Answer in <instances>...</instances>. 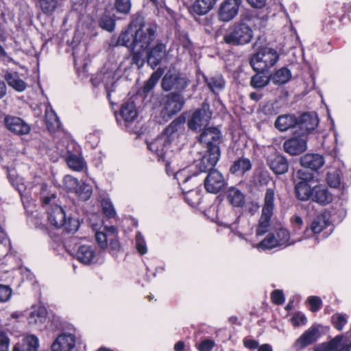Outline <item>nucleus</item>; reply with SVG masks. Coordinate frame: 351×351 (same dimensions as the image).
<instances>
[{
    "mask_svg": "<svg viewBox=\"0 0 351 351\" xmlns=\"http://www.w3.org/2000/svg\"><path fill=\"white\" fill-rule=\"evenodd\" d=\"M291 77V73L286 67H282L270 75L271 81L278 86L286 84Z\"/></svg>",
    "mask_w": 351,
    "mask_h": 351,
    "instance_id": "33",
    "label": "nucleus"
},
{
    "mask_svg": "<svg viewBox=\"0 0 351 351\" xmlns=\"http://www.w3.org/2000/svg\"><path fill=\"white\" fill-rule=\"evenodd\" d=\"M308 302L311 306V310L313 312H317L320 309L322 306V300L317 296H310L308 298Z\"/></svg>",
    "mask_w": 351,
    "mask_h": 351,
    "instance_id": "55",
    "label": "nucleus"
},
{
    "mask_svg": "<svg viewBox=\"0 0 351 351\" xmlns=\"http://www.w3.org/2000/svg\"><path fill=\"white\" fill-rule=\"evenodd\" d=\"M252 38V31L245 24L235 25L223 38L228 44L244 45L250 42Z\"/></svg>",
    "mask_w": 351,
    "mask_h": 351,
    "instance_id": "9",
    "label": "nucleus"
},
{
    "mask_svg": "<svg viewBox=\"0 0 351 351\" xmlns=\"http://www.w3.org/2000/svg\"><path fill=\"white\" fill-rule=\"evenodd\" d=\"M273 234L276 236V240L280 246L291 245L295 242L301 241L304 239V237H301L297 239L291 240L289 231L285 228L278 229L274 233H273Z\"/></svg>",
    "mask_w": 351,
    "mask_h": 351,
    "instance_id": "32",
    "label": "nucleus"
},
{
    "mask_svg": "<svg viewBox=\"0 0 351 351\" xmlns=\"http://www.w3.org/2000/svg\"><path fill=\"white\" fill-rule=\"evenodd\" d=\"M221 138V134L216 128H206L199 136L201 143L205 144L207 151H210L213 146H217Z\"/></svg>",
    "mask_w": 351,
    "mask_h": 351,
    "instance_id": "22",
    "label": "nucleus"
},
{
    "mask_svg": "<svg viewBox=\"0 0 351 351\" xmlns=\"http://www.w3.org/2000/svg\"><path fill=\"white\" fill-rule=\"evenodd\" d=\"M99 24L103 29L111 32L114 29L115 22L111 16L104 14L101 17Z\"/></svg>",
    "mask_w": 351,
    "mask_h": 351,
    "instance_id": "49",
    "label": "nucleus"
},
{
    "mask_svg": "<svg viewBox=\"0 0 351 351\" xmlns=\"http://www.w3.org/2000/svg\"><path fill=\"white\" fill-rule=\"evenodd\" d=\"M152 4L156 6V8L158 10H162L165 8V3L164 0H149Z\"/></svg>",
    "mask_w": 351,
    "mask_h": 351,
    "instance_id": "64",
    "label": "nucleus"
},
{
    "mask_svg": "<svg viewBox=\"0 0 351 351\" xmlns=\"http://www.w3.org/2000/svg\"><path fill=\"white\" fill-rule=\"evenodd\" d=\"M297 121L295 117L291 115H282L279 116L276 122L275 126L280 131H286L291 128H294V133L298 132L296 130Z\"/></svg>",
    "mask_w": 351,
    "mask_h": 351,
    "instance_id": "30",
    "label": "nucleus"
},
{
    "mask_svg": "<svg viewBox=\"0 0 351 351\" xmlns=\"http://www.w3.org/2000/svg\"><path fill=\"white\" fill-rule=\"evenodd\" d=\"M208 87L214 93H218L224 88L225 82L221 75L205 77Z\"/></svg>",
    "mask_w": 351,
    "mask_h": 351,
    "instance_id": "35",
    "label": "nucleus"
},
{
    "mask_svg": "<svg viewBox=\"0 0 351 351\" xmlns=\"http://www.w3.org/2000/svg\"><path fill=\"white\" fill-rule=\"evenodd\" d=\"M74 257L81 263L90 265L97 262L98 254L95 247L90 245H82L78 247Z\"/></svg>",
    "mask_w": 351,
    "mask_h": 351,
    "instance_id": "16",
    "label": "nucleus"
},
{
    "mask_svg": "<svg viewBox=\"0 0 351 351\" xmlns=\"http://www.w3.org/2000/svg\"><path fill=\"white\" fill-rule=\"evenodd\" d=\"M115 8L118 12L127 14L131 8L130 0H116Z\"/></svg>",
    "mask_w": 351,
    "mask_h": 351,
    "instance_id": "53",
    "label": "nucleus"
},
{
    "mask_svg": "<svg viewBox=\"0 0 351 351\" xmlns=\"http://www.w3.org/2000/svg\"><path fill=\"white\" fill-rule=\"evenodd\" d=\"M215 343L213 340L205 339L198 345L199 351H211Z\"/></svg>",
    "mask_w": 351,
    "mask_h": 351,
    "instance_id": "56",
    "label": "nucleus"
},
{
    "mask_svg": "<svg viewBox=\"0 0 351 351\" xmlns=\"http://www.w3.org/2000/svg\"><path fill=\"white\" fill-rule=\"evenodd\" d=\"M180 123L173 121L165 130L163 133L151 142H147L148 149L154 153L159 159H167L171 156L169 147L174 143L178 137V128Z\"/></svg>",
    "mask_w": 351,
    "mask_h": 351,
    "instance_id": "4",
    "label": "nucleus"
},
{
    "mask_svg": "<svg viewBox=\"0 0 351 351\" xmlns=\"http://www.w3.org/2000/svg\"><path fill=\"white\" fill-rule=\"evenodd\" d=\"M136 248L141 254H145L147 252V248L145 241L141 233L136 236Z\"/></svg>",
    "mask_w": 351,
    "mask_h": 351,
    "instance_id": "52",
    "label": "nucleus"
},
{
    "mask_svg": "<svg viewBox=\"0 0 351 351\" xmlns=\"http://www.w3.org/2000/svg\"><path fill=\"white\" fill-rule=\"evenodd\" d=\"M93 193L92 187L89 184L82 183L75 191V193L83 201L88 200Z\"/></svg>",
    "mask_w": 351,
    "mask_h": 351,
    "instance_id": "44",
    "label": "nucleus"
},
{
    "mask_svg": "<svg viewBox=\"0 0 351 351\" xmlns=\"http://www.w3.org/2000/svg\"><path fill=\"white\" fill-rule=\"evenodd\" d=\"M145 62V58H143L142 62L140 63L136 62L135 60V53L132 52V57H125L119 64L118 70L119 73H125L130 69L133 64L137 66L138 69H140Z\"/></svg>",
    "mask_w": 351,
    "mask_h": 351,
    "instance_id": "39",
    "label": "nucleus"
},
{
    "mask_svg": "<svg viewBox=\"0 0 351 351\" xmlns=\"http://www.w3.org/2000/svg\"><path fill=\"white\" fill-rule=\"evenodd\" d=\"M244 346L250 349H255L258 347V343L253 339H245Z\"/></svg>",
    "mask_w": 351,
    "mask_h": 351,
    "instance_id": "62",
    "label": "nucleus"
},
{
    "mask_svg": "<svg viewBox=\"0 0 351 351\" xmlns=\"http://www.w3.org/2000/svg\"><path fill=\"white\" fill-rule=\"evenodd\" d=\"M226 197L228 202L234 207H241L245 203L243 193L235 187L228 189Z\"/></svg>",
    "mask_w": 351,
    "mask_h": 351,
    "instance_id": "31",
    "label": "nucleus"
},
{
    "mask_svg": "<svg viewBox=\"0 0 351 351\" xmlns=\"http://www.w3.org/2000/svg\"><path fill=\"white\" fill-rule=\"evenodd\" d=\"M184 104V99L182 95L171 93L167 95L163 101V109L162 114L165 118H170L180 112Z\"/></svg>",
    "mask_w": 351,
    "mask_h": 351,
    "instance_id": "11",
    "label": "nucleus"
},
{
    "mask_svg": "<svg viewBox=\"0 0 351 351\" xmlns=\"http://www.w3.org/2000/svg\"><path fill=\"white\" fill-rule=\"evenodd\" d=\"M313 351H331L330 341L315 346L313 348Z\"/></svg>",
    "mask_w": 351,
    "mask_h": 351,
    "instance_id": "60",
    "label": "nucleus"
},
{
    "mask_svg": "<svg viewBox=\"0 0 351 351\" xmlns=\"http://www.w3.org/2000/svg\"><path fill=\"white\" fill-rule=\"evenodd\" d=\"M95 231V239L102 250L108 247L112 251H119L120 243L118 240V232L114 226H104L102 230H97L95 225H93Z\"/></svg>",
    "mask_w": 351,
    "mask_h": 351,
    "instance_id": "7",
    "label": "nucleus"
},
{
    "mask_svg": "<svg viewBox=\"0 0 351 351\" xmlns=\"http://www.w3.org/2000/svg\"><path fill=\"white\" fill-rule=\"evenodd\" d=\"M319 337V328L317 326L309 328L294 343V347L297 350H302L306 346L312 344Z\"/></svg>",
    "mask_w": 351,
    "mask_h": 351,
    "instance_id": "24",
    "label": "nucleus"
},
{
    "mask_svg": "<svg viewBox=\"0 0 351 351\" xmlns=\"http://www.w3.org/2000/svg\"><path fill=\"white\" fill-rule=\"evenodd\" d=\"M324 163V156L319 154H306L300 158L301 165L313 171L319 169Z\"/></svg>",
    "mask_w": 351,
    "mask_h": 351,
    "instance_id": "25",
    "label": "nucleus"
},
{
    "mask_svg": "<svg viewBox=\"0 0 351 351\" xmlns=\"http://www.w3.org/2000/svg\"><path fill=\"white\" fill-rule=\"evenodd\" d=\"M241 0H223L219 5L218 18L221 21L229 22L238 14Z\"/></svg>",
    "mask_w": 351,
    "mask_h": 351,
    "instance_id": "12",
    "label": "nucleus"
},
{
    "mask_svg": "<svg viewBox=\"0 0 351 351\" xmlns=\"http://www.w3.org/2000/svg\"><path fill=\"white\" fill-rule=\"evenodd\" d=\"M318 124V119L315 114L309 113L303 114L297 122L296 130L297 133H300L301 135H305L307 137L308 134L313 130Z\"/></svg>",
    "mask_w": 351,
    "mask_h": 351,
    "instance_id": "20",
    "label": "nucleus"
},
{
    "mask_svg": "<svg viewBox=\"0 0 351 351\" xmlns=\"http://www.w3.org/2000/svg\"><path fill=\"white\" fill-rule=\"evenodd\" d=\"M101 207L106 217L112 218L115 216L116 211L110 200L106 199H103L101 201Z\"/></svg>",
    "mask_w": 351,
    "mask_h": 351,
    "instance_id": "50",
    "label": "nucleus"
},
{
    "mask_svg": "<svg viewBox=\"0 0 351 351\" xmlns=\"http://www.w3.org/2000/svg\"><path fill=\"white\" fill-rule=\"evenodd\" d=\"M66 161L71 169L81 171L85 165V162L81 156L80 146L75 142H71L67 145Z\"/></svg>",
    "mask_w": 351,
    "mask_h": 351,
    "instance_id": "14",
    "label": "nucleus"
},
{
    "mask_svg": "<svg viewBox=\"0 0 351 351\" xmlns=\"http://www.w3.org/2000/svg\"><path fill=\"white\" fill-rule=\"evenodd\" d=\"M224 185L223 176L217 170L210 171L204 179V187L210 193H218Z\"/></svg>",
    "mask_w": 351,
    "mask_h": 351,
    "instance_id": "18",
    "label": "nucleus"
},
{
    "mask_svg": "<svg viewBox=\"0 0 351 351\" xmlns=\"http://www.w3.org/2000/svg\"><path fill=\"white\" fill-rule=\"evenodd\" d=\"M327 226V221L324 216H318L313 220L311 226V230L314 234L321 232Z\"/></svg>",
    "mask_w": 351,
    "mask_h": 351,
    "instance_id": "46",
    "label": "nucleus"
},
{
    "mask_svg": "<svg viewBox=\"0 0 351 351\" xmlns=\"http://www.w3.org/2000/svg\"><path fill=\"white\" fill-rule=\"evenodd\" d=\"M42 198L45 205H49L47 208L48 221L50 224L56 228H64L68 232H76L80 226V222L74 218H69L66 219V214L64 209L57 204H54L56 195L51 194L47 195L46 193L47 186L43 184Z\"/></svg>",
    "mask_w": 351,
    "mask_h": 351,
    "instance_id": "2",
    "label": "nucleus"
},
{
    "mask_svg": "<svg viewBox=\"0 0 351 351\" xmlns=\"http://www.w3.org/2000/svg\"><path fill=\"white\" fill-rule=\"evenodd\" d=\"M64 184L65 187L70 191L75 193L76 189L80 186L79 181L71 176H66L64 178Z\"/></svg>",
    "mask_w": 351,
    "mask_h": 351,
    "instance_id": "51",
    "label": "nucleus"
},
{
    "mask_svg": "<svg viewBox=\"0 0 351 351\" xmlns=\"http://www.w3.org/2000/svg\"><path fill=\"white\" fill-rule=\"evenodd\" d=\"M291 322L295 326L304 325L307 322L306 317L301 313H296L291 319Z\"/></svg>",
    "mask_w": 351,
    "mask_h": 351,
    "instance_id": "57",
    "label": "nucleus"
},
{
    "mask_svg": "<svg viewBox=\"0 0 351 351\" xmlns=\"http://www.w3.org/2000/svg\"><path fill=\"white\" fill-rule=\"evenodd\" d=\"M132 27H130V30H127L122 32L118 39L117 44L122 46H125L128 48H131L133 51V35L134 32H132Z\"/></svg>",
    "mask_w": 351,
    "mask_h": 351,
    "instance_id": "41",
    "label": "nucleus"
},
{
    "mask_svg": "<svg viewBox=\"0 0 351 351\" xmlns=\"http://www.w3.org/2000/svg\"><path fill=\"white\" fill-rule=\"evenodd\" d=\"M268 165L276 174H283L288 171L289 168L287 160L278 154L270 156L268 158Z\"/></svg>",
    "mask_w": 351,
    "mask_h": 351,
    "instance_id": "28",
    "label": "nucleus"
},
{
    "mask_svg": "<svg viewBox=\"0 0 351 351\" xmlns=\"http://www.w3.org/2000/svg\"><path fill=\"white\" fill-rule=\"evenodd\" d=\"M47 317V311L43 306H34L28 317V322L32 325H40L45 323Z\"/></svg>",
    "mask_w": 351,
    "mask_h": 351,
    "instance_id": "29",
    "label": "nucleus"
},
{
    "mask_svg": "<svg viewBox=\"0 0 351 351\" xmlns=\"http://www.w3.org/2000/svg\"><path fill=\"white\" fill-rule=\"evenodd\" d=\"M307 137L300 133H294V136L284 143V150L291 156H297L307 149Z\"/></svg>",
    "mask_w": 351,
    "mask_h": 351,
    "instance_id": "13",
    "label": "nucleus"
},
{
    "mask_svg": "<svg viewBox=\"0 0 351 351\" xmlns=\"http://www.w3.org/2000/svg\"><path fill=\"white\" fill-rule=\"evenodd\" d=\"M263 73L264 72H258V73L252 77L250 84L252 87L261 88L269 84V81H271L270 75L267 76L264 75Z\"/></svg>",
    "mask_w": 351,
    "mask_h": 351,
    "instance_id": "40",
    "label": "nucleus"
},
{
    "mask_svg": "<svg viewBox=\"0 0 351 351\" xmlns=\"http://www.w3.org/2000/svg\"><path fill=\"white\" fill-rule=\"evenodd\" d=\"M12 294V289L8 286L0 285V302H5L9 300Z\"/></svg>",
    "mask_w": 351,
    "mask_h": 351,
    "instance_id": "54",
    "label": "nucleus"
},
{
    "mask_svg": "<svg viewBox=\"0 0 351 351\" xmlns=\"http://www.w3.org/2000/svg\"><path fill=\"white\" fill-rule=\"evenodd\" d=\"M45 119L47 128L51 132H54L60 127V121L50 106H47L45 110Z\"/></svg>",
    "mask_w": 351,
    "mask_h": 351,
    "instance_id": "34",
    "label": "nucleus"
},
{
    "mask_svg": "<svg viewBox=\"0 0 351 351\" xmlns=\"http://www.w3.org/2000/svg\"><path fill=\"white\" fill-rule=\"evenodd\" d=\"M4 80L10 87L17 92H23L27 88V83L17 72L6 71L4 73Z\"/></svg>",
    "mask_w": 351,
    "mask_h": 351,
    "instance_id": "26",
    "label": "nucleus"
},
{
    "mask_svg": "<svg viewBox=\"0 0 351 351\" xmlns=\"http://www.w3.org/2000/svg\"><path fill=\"white\" fill-rule=\"evenodd\" d=\"M10 340L5 335L0 336V351H9Z\"/></svg>",
    "mask_w": 351,
    "mask_h": 351,
    "instance_id": "59",
    "label": "nucleus"
},
{
    "mask_svg": "<svg viewBox=\"0 0 351 351\" xmlns=\"http://www.w3.org/2000/svg\"><path fill=\"white\" fill-rule=\"evenodd\" d=\"M292 221H293L294 228H295V232H296V230H298L301 228V226L303 223V221H302V219H301V217H300L299 216H295L293 219Z\"/></svg>",
    "mask_w": 351,
    "mask_h": 351,
    "instance_id": "63",
    "label": "nucleus"
},
{
    "mask_svg": "<svg viewBox=\"0 0 351 351\" xmlns=\"http://www.w3.org/2000/svg\"><path fill=\"white\" fill-rule=\"evenodd\" d=\"M166 55V46L162 43H158L150 50L145 51V58L147 59V62L153 68L160 64L161 60Z\"/></svg>",
    "mask_w": 351,
    "mask_h": 351,
    "instance_id": "23",
    "label": "nucleus"
},
{
    "mask_svg": "<svg viewBox=\"0 0 351 351\" xmlns=\"http://www.w3.org/2000/svg\"><path fill=\"white\" fill-rule=\"evenodd\" d=\"M298 179L295 185L296 197L301 201L311 200L322 206L330 204L333 200V195L328 188L322 184L313 185L315 176L303 169L297 171Z\"/></svg>",
    "mask_w": 351,
    "mask_h": 351,
    "instance_id": "1",
    "label": "nucleus"
},
{
    "mask_svg": "<svg viewBox=\"0 0 351 351\" xmlns=\"http://www.w3.org/2000/svg\"><path fill=\"white\" fill-rule=\"evenodd\" d=\"M58 0H40L39 5L43 13L52 14L57 8Z\"/></svg>",
    "mask_w": 351,
    "mask_h": 351,
    "instance_id": "45",
    "label": "nucleus"
},
{
    "mask_svg": "<svg viewBox=\"0 0 351 351\" xmlns=\"http://www.w3.org/2000/svg\"><path fill=\"white\" fill-rule=\"evenodd\" d=\"M156 36V27L152 25H143L134 31L133 35V52L135 60L140 63L145 58V51L149 49Z\"/></svg>",
    "mask_w": 351,
    "mask_h": 351,
    "instance_id": "5",
    "label": "nucleus"
},
{
    "mask_svg": "<svg viewBox=\"0 0 351 351\" xmlns=\"http://www.w3.org/2000/svg\"><path fill=\"white\" fill-rule=\"evenodd\" d=\"M220 156L219 148L217 146H213L210 151H206V153L202 158L198 164L200 171L208 173L213 171V167L217 164Z\"/></svg>",
    "mask_w": 351,
    "mask_h": 351,
    "instance_id": "19",
    "label": "nucleus"
},
{
    "mask_svg": "<svg viewBox=\"0 0 351 351\" xmlns=\"http://www.w3.org/2000/svg\"><path fill=\"white\" fill-rule=\"evenodd\" d=\"M121 115L126 122L134 120L137 117V110L133 101L125 103L121 109Z\"/></svg>",
    "mask_w": 351,
    "mask_h": 351,
    "instance_id": "36",
    "label": "nucleus"
},
{
    "mask_svg": "<svg viewBox=\"0 0 351 351\" xmlns=\"http://www.w3.org/2000/svg\"><path fill=\"white\" fill-rule=\"evenodd\" d=\"M351 341L341 336H337L330 341L331 351H349Z\"/></svg>",
    "mask_w": 351,
    "mask_h": 351,
    "instance_id": "38",
    "label": "nucleus"
},
{
    "mask_svg": "<svg viewBox=\"0 0 351 351\" xmlns=\"http://www.w3.org/2000/svg\"><path fill=\"white\" fill-rule=\"evenodd\" d=\"M212 117V112L208 104H203L202 108L196 110L188 121L189 128L193 130H200L206 127Z\"/></svg>",
    "mask_w": 351,
    "mask_h": 351,
    "instance_id": "10",
    "label": "nucleus"
},
{
    "mask_svg": "<svg viewBox=\"0 0 351 351\" xmlns=\"http://www.w3.org/2000/svg\"><path fill=\"white\" fill-rule=\"evenodd\" d=\"M274 201V191L271 189H268L265 195L264 205L256 229V234L258 236H261L268 231L270 226V219L273 214Z\"/></svg>",
    "mask_w": 351,
    "mask_h": 351,
    "instance_id": "8",
    "label": "nucleus"
},
{
    "mask_svg": "<svg viewBox=\"0 0 351 351\" xmlns=\"http://www.w3.org/2000/svg\"><path fill=\"white\" fill-rule=\"evenodd\" d=\"M38 347V339L34 335L23 337L16 343L12 351H37Z\"/></svg>",
    "mask_w": 351,
    "mask_h": 351,
    "instance_id": "27",
    "label": "nucleus"
},
{
    "mask_svg": "<svg viewBox=\"0 0 351 351\" xmlns=\"http://www.w3.org/2000/svg\"><path fill=\"white\" fill-rule=\"evenodd\" d=\"M271 299L276 304H281L284 302L285 297L281 291L276 290L271 294Z\"/></svg>",
    "mask_w": 351,
    "mask_h": 351,
    "instance_id": "58",
    "label": "nucleus"
},
{
    "mask_svg": "<svg viewBox=\"0 0 351 351\" xmlns=\"http://www.w3.org/2000/svg\"><path fill=\"white\" fill-rule=\"evenodd\" d=\"M252 167L251 162L249 159L241 158L236 160L230 167V171L237 175H243L249 171Z\"/></svg>",
    "mask_w": 351,
    "mask_h": 351,
    "instance_id": "37",
    "label": "nucleus"
},
{
    "mask_svg": "<svg viewBox=\"0 0 351 351\" xmlns=\"http://www.w3.org/2000/svg\"><path fill=\"white\" fill-rule=\"evenodd\" d=\"M279 60L278 51L271 47H263L252 56L250 65L257 72H264L273 67Z\"/></svg>",
    "mask_w": 351,
    "mask_h": 351,
    "instance_id": "6",
    "label": "nucleus"
},
{
    "mask_svg": "<svg viewBox=\"0 0 351 351\" xmlns=\"http://www.w3.org/2000/svg\"><path fill=\"white\" fill-rule=\"evenodd\" d=\"M187 85V80L185 77L180 76L176 73L167 72L162 81V88L170 90L173 88L182 89Z\"/></svg>",
    "mask_w": 351,
    "mask_h": 351,
    "instance_id": "21",
    "label": "nucleus"
},
{
    "mask_svg": "<svg viewBox=\"0 0 351 351\" xmlns=\"http://www.w3.org/2000/svg\"><path fill=\"white\" fill-rule=\"evenodd\" d=\"M277 246L280 245L276 240V236L273 234H271L257 245H253V247H256L258 250H269Z\"/></svg>",
    "mask_w": 351,
    "mask_h": 351,
    "instance_id": "42",
    "label": "nucleus"
},
{
    "mask_svg": "<svg viewBox=\"0 0 351 351\" xmlns=\"http://www.w3.org/2000/svg\"><path fill=\"white\" fill-rule=\"evenodd\" d=\"M77 343L76 337L71 333L58 335L51 346V351H73Z\"/></svg>",
    "mask_w": 351,
    "mask_h": 351,
    "instance_id": "15",
    "label": "nucleus"
},
{
    "mask_svg": "<svg viewBox=\"0 0 351 351\" xmlns=\"http://www.w3.org/2000/svg\"><path fill=\"white\" fill-rule=\"evenodd\" d=\"M4 123L10 132L16 135L27 134L31 130L29 125L18 117L6 116Z\"/></svg>",
    "mask_w": 351,
    "mask_h": 351,
    "instance_id": "17",
    "label": "nucleus"
},
{
    "mask_svg": "<svg viewBox=\"0 0 351 351\" xmlns=\"http://www.w3.org/2000/svg\"><path fill=\"white\" fill-rule=\"evenodd\" d=\"M162 75V71L161 69H158L156 72L152 73L149 79L147 80L146 84L144 86L143 91L145 93H147L150 91L153 87L156 85L158 80L160 78Z\"/></svg>",
    "mask_w": 351,
    "mask_h": 351,
    "instance_id": "47",
    "label": "nucleus"
},
{
    "mask_svg": "<svg viewBox=\"0 0 351 351\" xmlns=\"http://www.w3.org/2000/svg\"><path fill=\"white\" fill-rule=\"evenodd\" d=\"M248 3L256 8H261L265 5L266 0H247Z\"/></svg>",
    "mask_w": 351,
    "mask_h": 351,
    "instance_id": "61",
    "label": "nucleus"
},
{
    "mask_svg": "<svg viewBox=\"0 0 351 351\" xmlns=\"http://www.w3.org/2000/svg\"><path fill=\"white\" fill-rule=\"evenodd\" d=\"M326 182L329 186L337 189L341 184L340 175L338 170L331 169L326 173Z\"/></svg>",
    "mask_w": 351,
    "mask_h": 351,
    "instance_id": "43",
    "label": "nucleus"
},
{
    "mask_svg": "<svg viewBox=\"0 0 351 351\" xmlns=\"http://www.w3.org/2000/svg\"><path fill=\"white\" fill-rule=\"evenodd\" d=\"M332 322L334 326L339 330H343L344 326L347 323V317L346 315L341 313H336L332 317Z\"/></svg>",
    "mask_w": 351,
    "mask_h": 351,
    "instance_id": "48",
    "label": "nucleus"
},
{
    "mask_svg": "<svg viewBox=\"0 0 351 351\" xmlns=\"http://www.w3.org/2000/svg\"><path fill=\"white\" fill-rule=\"evenodd\" d=\"M171 162L167 160L166 171L168 174L173 173L175 178L178 181L181 189L184 194L185 201L191 206H197L201 200L200 191L198 189H191L188 186V182L193 181L194 186L200 185L201 180L197 178L196 172L193 173L191 169L184 168L174 173V169H171Z\"/></svg>",
    "mask_w": 351,
    "mask_h": 351,
    "instance_id": "3",
    "label": "nucleus"
}]
</instances>
